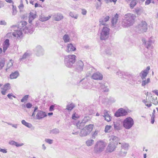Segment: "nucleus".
Segmentation results:
<instances>
[{
    "label": "nucleus",
    "instance_id": "1",
    "mask_svg": "<svg viewBox=\"0 0 158 158\" xmlns=\"http://www.w3.org/2000/svg\"><path fill=\"white\" fill-rule=\"evenodd\" d=\"M76 56L75 55H69L64 56V64L67 67L73 68L76 60Z\"/></svg>",
    "mask_w": 158,
    "mask_h": 158
},
{
    "label": "nucleus",
    "instance_id": "2",
    "mask_svg": "<svg viewBox=\"0 0 158 158\" xmlns=\"http://www.w3.org/2000/svg\"><path fill=\"white\" fill-rule=\"evenodd\" d=\"M106 146V143L102 140L98 141L95 144L93 151L94 153L98 154L102 152Z\"/></svg>",
    "mask_w": 158,
    "mask_h": 158
},
{
    "label": "nucleus",
    "instance_id": "3",
    "mask_svg": "<svg viewBox=\"0 0 158 158\" xmlns=\"http://www.w3.org/2000/svg\"><path fill=\"white\" fill-rule=\"evenodd\" d=\"M134 20L133 15L131 14L126 15L122 23V26L125 27L130 26L133 24Z\"/></svg>",
    "mask_w": 158,
    "mask_h": 158
},
{
    "label": "nucleus",
    "instance_id": "4",
    "mask_svg": "<svg viewBox=\"0 0 158 158\" xmlns=\"http://www.w3.org/2000/svg\"><path fill=\"white\" fill-rule=\"evenodd\" d=\"M27 23L26 21L21 22L18 25V27H17L16 26H13L12 28H17V30H16V33L18 36H20L23 34L22 31H26V29L27 27L26 26Z\"/></svg>",
    "mask_w": 158,
    "mask_h": 158
},
{
    "label": "nucleus",
    "instance_id": "5",
    "mask_svg": "<svg viewBox=\"0 0 158 158\" xmlns=\"http://www.w3.org/2000/svg\"><path fill=\"white\" fill-rule=\"evenodd\" d=\"M94 125L89 124L86 125L81 130L80 133V136L81 137L85 136L88 135L92 131Z\"/></svg>",
    "mask_w": 158,
    "mask_h": 158
},
{
    "label": "nucleus",
    "instance_id": "6",
    "mask_svg": "<svg viewBox=\"0 0 158 158\" xmlns=\"http://www.w3.org/2000/svg\"><path fill=\"white\" fill-rule=\"evenodd\" d=\"M134 124L133 119L131 117H128L125 119L123 122V127L126 129H130Z\"/></svg>",
    "mask_w": 158,
    "mask_h": 158
},
{
    "label": "nucleus",
    "instance_id": "7",
    "mask_svg": "<svg viewBox=\"0 0 158 158\" xmlns=\"http://www.w3.org/2000/svg\"><path fill=\"white\" fill-rule=\"evenodd\" d=\"M110 30V29L106 27H103L100 36L101 40H105L107 39L109 37Z\"/></svg>",
    "mask_w": 158,
    "mask_h": 158
},
{
    "label": "nucleus",
    "instance_id": "8",
    "mask_svg": "<svg viewBox=\"0 0 158 158\" xmlns=\"http://www.w3.org/2000/svg\"><path fill=\"white\" fill-rule=\"evenodd\" d=\"M84 67V63L81 60H77L74 65L73 68H74L76 71L79 73L83 71Z\"/></svg>",
    "mask_w": 158,
    "mask_h": 158
},
{
    "label": "nucleus",
    "instance_id": "9",
    "mask_svg": "<svg viewBox=\"0 0 158 158\" xmlns=\"http://www.w3.org/2000/svg\"><path fill=\"white\" fill-rule=\"evenodd\" d=\"M118 143V142L114 143V142H111L109 143L106 150V153H111L113 152L116 148V146Z\"/></svg>",
    "mask_w": 158,
    "mask_h": 158
},
{
    "label": "nucleus",
    "instance_id": "10",
    "mask_svg": "<svg viewBox=\"0 0 158 158\" xmlns=\"http://www.w3.org/2000/svg\"><path fill=\"white\" fill-rule=\"evenodd\" d=\"M138 29L140 32H146L148 29V24L146 21L142 20L138 25Z\"/></svg>",
    "mask_w": 158,
    "mask_h": 158
},
{
    "label": "nucleus",
    "instance_id": "11",
    "mask_svg": "<svg viewBox=\"0 0 158 158\" xmlns=\"http://www.w3.org/2000/svg\"><path fill=\"white\" fill-rule=\"evenodd\" d=\"M125 109L123 108H120L118 109L114 113V116L117 117H119L121 116H125L128 114L129 113Z\"/></svg>",
    "mask_w": 158,
    "mask_h": 158
},
{
    "label": "nucleus",
    "instance_id": "12",
    "mask_svg": "<svg viewBox=\"0 0 158 158\" xmlns=\"http://www.w3.org/2000/svg\"><path fill=\"white\" fill-rule=\"evenodd\" d=\"M34 51L37 56L43 55L44 54V50L40 45L37 46L34 49Z\"/></svg>",
    "mask_w": 158,
    "mask_h": 158
},
{
    "label": "nucleus",
    "instance_id": "13",
    "mask_svg": "<svg viewBox=\"0 0 158 158\" xmlns=\"http://www.w3.org/2000/svg\"><path fill=\"white\" fill-rule=\"evenodd\" d=\"M37 113L36 115V119H41L47 116L46 113L44 111L40 110H37Z\"/></svg>",
    "mask_w": 158,
    "mask_h": 158
},
{
    "label": "nucleus",
    "instance_id": "14",
    "mask_svg": "<svg viewBox=\"0 0 158 158\" xmlns=\"http://www.w3.org/2000/svg\"><path fill=\"white\" fill-rule=\"evenodd\" d=\"M92 78L94 80H101L102 79L103 75L99 72H97L93 74Z\"/></svg>",
    "mask_w": 158,
    "mask_h": 158
},
{
    "label": "nucleus",
    "instance_id": "15",
    "mask_svg": "<svg viewBox=\"0 0 158 158\" xmlns=\"http://www.w3.org/2000/svg\"><path fill=\"white\" fill-rule=\"evenodd\" d=\"M99 84L100 87L102 90L103 91L107 92L109 91V89L108 88L107 84L106 83L103 82L102 83H100Z\"/></svg>",
    "mask_w": 158,
    "mask_h": 158
},
{
    "label": "nucleus",
    "instance_id": "16",
    "mask_svg": "<svg viewBox=\"0 0 158 158\" xmlns=\"http://www.w3.org/2000/svg\"><path fill=\"white\" fill-rule=\"evenodd\" d=\"M118 18V15L116 13L114 17L112 18L111 20V23L112 25L113 26L115 27Z\"/></svg>",
    "mask_w": 158,
    "mask_h": 158
},
{
    "label": "nucleus",
    "instance_id": "17",
    "mask_svg": "<svg viewBox=\"0 0 158 158\" xmlns=\"http://www.w3.org/2000/svg\"><path fill=\"white\" fill-rule=\"evenodd\" d=\"M113 125L114 129L115 130L118 131L121 129L122 126L120 122L119 121L114 122Z\"/></svg>",
    "mask_w": 158,
    "mask_h": 158
},
{
    "label": "nucleus",
    "instance_id": "18",
    "mask_svg": "<svg viewBox=\"0 0 158 158\" xmlns=\"http://www.w3.org/2000/svg\"><path fill=\"white\" fill-rule=\"evenodd\" d=\"M76 48L74 47L72 44H68L66 51L68 52H72L76 50Z\"/></svg>",
    "mask_w": 158,
    "mask_h": 158
},
{
    "label": "nucleus",
    "instance_id": "19",
    "mask_svg": "<svg viewBox=\"0 0 158 158\" xmlns=\"http://www.w3.org/2000/svg\"><path fill=\"white\" fill-rule=\"evenodd\" d=\"M19 73L18 71H16L12 73L10 75V78L11 79L16 78L19 75Z\"/></svg>",
    "mask_w": 158,
    "mask_h": 158
},
{
    "label": "nucleus",
    "instance_id": "20",
    "mask_svg": "<svg viewBox=\"0 0 158 158\" xmlns=\"http://www.w3.org/2000/svg\"><path fill=\"white\" fill-rule=\"evenodd\" d=\"M109 111L106 110H105L103 111V114L104 115H102V116L104 117H107L109 118V119H107V122H110L112 118L111 116L109 115V114L108 113Z\"/></svg>",
    "mask_w": 158,
    "mask_h": 158
},
{
    "label": "nucleus",
    "instance_id": "21",
    "mask_svg": "<svg viewBox=\"0 0 158 158\" xmlns=\"http://www.w3.org/2000/svg\"><path fill=\"white\" fill-rule=\"evenodd\" d=\"M119 143L121 144V148L122 149L127 151L128 150L129 146L128 143Z\"/></svg>",
    "mask_w": 158,
    "mask_h": 158
},
{
    "label": "nucleus",
    "instance_id": "22",
    "mask_svg": "<svg viewBox=\"0 0 158 158\" xmlns=\"http://www.w3.org/2000/svg\"><path fill=\"white\" fill-rule=\"evenodd\" d=\"M148 74V73L143 70L140 73L139 76L142 80L146 79V77Z\"/></svg>",
    "mask_w": 158,
    "mask_h": 158
},
{
    "label": "nucleus",
    "instance_id": "23",
    "mask_svg": "<svg viewBox=\"0 0 158 158\" xmlns=\"http://www.w3.org/2000/svg\"><path fill=\"white\" fill-rule=\"evenodd\" d=\"M51 18V16L48 15V17H45L44 15H42L40 16V20L42 22H44L49 20Z\"/></svg>",
    "mask_w": 158,
    "mask_h": 158
},
{
    "label": "nucleus",
    "instance_id": "24",
    "mask_svg": "<svg viewBox=\"0 0 158 158\" xmlns=\"http://www.w3.org/2000/svg\"><path fill=\"white\" fill-rule=\"evenodd\" d=\"M63 18L62 15L61 14H57L54 15V19L56 21H59L61 20Z\"/></svg>",
    "mask_w": 158,
    "mask_h": 158
},
{
    "label": "nucleus",
    "instance_id": "25",
    "mask_svg": "<svg viewBox=\"0 0 158 158\" xmlns=\"http://www.w3.org/2000/svg\"><path fill=\"white\" fill-rule=\"evenodd\" d=\"M105 52L106 54L108 55H111L112 54V52L111 51V48L110 47L106 46L105 47Z\"/></svg>",
    "mask_w": 158,
    "mask_h": 158
},
{
    "label": "nucleus",
    "instance_id": "26",
    "mask_svg": "<svg viewBox=\"0 0 158 158\" xmlns=\"http://www.w3.org/2000/svg\"><path fill=\"white\" fill-rule=\"evenodd\" d=\"M94 143V141L92 139H89L87 140L85 142L86 145L88 146H92Z\"/></svg>",
    "mask_w": 158,
    "mask_h": 158
},
{
    "label": "nucleus",
    "instance_id": "27",
    "mask_svg": "<svg viewBox=\"0 0 158 158\" xmlns=\"http://www.w3.org/2000/svg\"><path fill=\"white\" fill-rule=\"evenodd\" d=\"M34 29H35L33 28V26L30 25L29 27H27L25 31H26V30H27L29 33H32L34 31Z\"/></svg>",
    "mask_w": 158,
    "mask_h": 158
},
{
    "label": "nucleus",
    "instance_id": "28",
    "mask_svg": "<svg viewBox=\"0 0 158 158\" xmlns=\"http://www.w3.org/2000/svg\"><path fill=\"white\" fill-rule=\"evenodd\" d=\"M127 153V151L121 149L120 151L119 152L118 155L120 156L124 157L126 156Z\"/></svg>",
    "mask_w": 158,
    "mask_h": 158
},
{
    "label": "nucleus",
    "instance_id": "29",
    "mask_svg": "<svg viewBox=\"0 0 158 158\" xmlns=\"http://www.w3.org/2000/svg\"><path fill=\"white\" fill-rule=\"evenodd\" d=\"M60 132L58 128H54L50 131L49 133L52 134H57Z\"/></svg>",
    "mask_w": 158,
    "mask_h": 158
},
{
    "label": "nucleus",
    "instance_id": "30",
    "mask_svg": "<svg viewBox=\"0 0 158 158\" xmlns=\"http://www.w3.org/2000/svg\"><path fill=\"white\" fill-rule=\"evenodd\" d=\"M29 56V53L26 52L23 54L22 57L20 58L19 60L20 61H23L24 59L27 58Z\"/></svg>",
    "mask_w": 158,
    "mask_h": 158
},
{
    "label": "nucleus",
    "instance_id": "31",
    "mask_svg": "<svg viewBox=\"0 0 158 158\" xmlns=\"http://www.w3.org/2000/svg\"><path fill=\"white\" fill-rule=\"evenodd\" d=\"M85 124L82 121L81 123L78 122L76 123V126L78 128L82 129V127L85 126Z\"/></svg>",
    "mask_w": 158,
    "mask_h": 158
},
{
    "label": "nucleus",
    "instance_id": "32",
    "mask_svg": "<svg viewBox=\"0 0 158 158\" xmlns=\"http://www.w3.org/2000/svg\"><path fill=\"white\" fill-rule=\"evenodd\" d=\"M75 106L72 103L67 105L66 109L69 111H71Z\"/></svg>",
    "mask_w": 158,
    "mask_h": 158
},
{
    "label": "nucleus",
    "instance_id": "33",
    "mask_svg": "<svg viewBox=\"0 0 158 158\" xmlns=\"http://www.w3.org/2000/svg\"><path fill=\"white\" fill-rule=\"evenodd\" d=\"M21 123L23 125L28 128H31L32 126L31 124L27 122L24 120H23L21 121Z\"/></svg>",
    "mask_w": 158,
    "mask_h": 158
},
{
    "label": "nucleus",
    "instance_id": "34",
    "mask_svg": "<svg viewBox=\"0 0 158 158\" xmlns=\"http://www.w3.org/2000/svg\"><path fill=\"white\" fill-rule=\"evenodd\" d=\"M137 0H131L130 4V7L131 9H133L136 5Z\"/></svg>",
    "mask_w": 158,
    "mask_h": 158
},
{
    "label": "nucleus",
    "instance_id": "35",
    "mask_svg": "<svg viewBox=\"0 0 158 158\" xmlns=\"http://www.w3.org/2000/svg\"><path fill=\"white\" fill-rule=\"evenodd\" d=\"M13 62L11 59L10 60V61L7 64L6 66L7 67L6 69V72H7V70L8 69H10L12 66H13Z\"/></svg>",
    "mask_w": 158,
    "mask_h": 158
},
{
    "label": "nucleus",
    "instance_id": "36",
    "mask_svg": "<svg viewBox=\"0 0 158 158\" xmlns=\"http://www.w3.org/2000/svg\"><path fill=\"white\" fill-rule=\"evenodd\" d=\"M110 140H112L113 141V142H114V143H118V142L119 141L120 139L118 137L116 136H112L111 137Z\"/></svg>",
    "mask_w": 158,
    "mask_h": 158
},
{
    "label": "nucleus",
    "instance_id": "37",
    "mask_svg": "<svg viewBox=\"0 0 158 158\" xmlns=\"http://www.w3.org/2000/svg\"><path fill=\"white\" fill-rule=\"evenodd\" d=\"M150 82V79L148 78L146 80L145 79L143 80L142 82V86H145L146 85L148 84Z\"/></svg>",
    "mask_w": 158,
    "mask_h": 158
},
{
    "label": "nucleus",
    "instance_id": "38",
    "mask_svg": "<svg viewBox=\"0 0 158 158\" xmlns=\"http://www.w3.org/2000/svg\"><path fill=\"white\" fill-rule=\"evenodd\" d=\"M63 39L64 42L67 43L69 42L70 38L68 35L65 34L63 36Z\"/></svg>",
    "mask_w": 158,
    "mask_h": 158
},
{
    "label": "nucleus",
    "instance_id": "39",
    "mask_svg": "<svg viewBox=\"0 0 158 158\" xmlns=\"http://www.w3.org/2000/svg\"><path fill=\"white\" fill-rule=\"evenodd\" d=\"M59 106L56 104L52 105L49 108V111H52L54 110L55 107H58Z\"/></svg>",
    "mask_w": 158,
    "mask_h": 158
},
{
    "label": "nucleus",
    "instance_id": "40",
    "mask_svg": "<svg viewBox=\"0 0 158 158\" xmlns=\"http://www.w3.org/2000/svg\"><path fill=\"white\" fill-rule=\"evenodd\" d=\"M142 41L143 43L145 44L146 47L147 48V49L149 48L151 46V43L150 42H148L147 43H146L145 40L143 39L142 40Z\"/></svg>",
    "mask_w": 158,
    "mask_h": 158
},
{
    "label": "nucleus",
    "instance_id": "41",
    "mask_svg": "<svg viewBox=\"0 0 158 158\" xmlns=\"http://www.w3.org/2000/svg\"><path fill=\"white\" fill-rule=\"evenodd\" d=\"M96 71L95 69L93 67H90L88 70L87 74H88L89 75H91L92 73L95 72Z\"/></svg>",
    "mask_w": 158,
    "mask_h": 158
},
{
    "label": "nucleus",
    "instance_id": "42",
    "mask_svg": "<svg viewBox=\"0 0 158 158\" xmlns=\"http://www.w3.org/2000/svg\"><path fill=\"white\" fill-rule=\"evenodd\" d=\"M22 106L23 107H25V106H26V107L27 108L29 109V108H31L32 107V105L30 102H28V103H27L26 104V106H25L24 104H23L22 105Z\"/></svg>",
    "mask_w": 158,
    "mask_h": 158
},
{
    "label": "nucleus",
    "instance_id": "43",
    "mask_svg": "<svg viewBox=\"0 0 158 158\" xmlns=\"http://www.w3.org/2000/svg\"><path fill=\"white\" fill-rule=\"evenodd\" d=\"M36 14H34L32 12H31L30 13L29 18H31L32 19H34L36 18Z\"/></svg>",
    "mask_w": 158,
    "mask_h": 158
},
{
    "label": "nucleus",
    "instance_id": "44",
    "mask_svg": "<svg viewBox=\"0 0 158 158\" xmlns=\"http://www.w3.org/2000/svg\"><path fill=\"white\" fill-rule=\"evenodd\" d=\"M12 14L13 15H15L17 13L16 7L15 6H14L13 5H12Z\"/></svg>",
    "mask_w": 158,
    "mask_h": 158
},
{
    "label": "nucleus",
    "instance_id": "45",
    "mask_svg": "<svg viewBox=\"0 0 158 158\" xmlns=\"http://www.w3.org/2000/svg\"><path fill=\"white\" fill-rule=\"evenodd\" d=\"M29 95H25L21 99V102H24L26 101L28 98Z\"/></svg>",
    "mask_w": 158,
    "mask_h": 158
},
{
    "label": "nucleus",
    "instance_id": "46",
    "mask_svg": "<svg viewBox=\"0 0 158 158\" xmlns=\"http://www.w3.org/2000/svg\"><path fill=\"white\" fill-rule=\"evenodd\" d=\"M1 89H3V90H2L1 91V93L3 95H6L7 91L9 89V88H6V87H4V88L3 89H2V88H1Z\"/></svg>",
    "mask_w": 158,
    "mask_h": 158
},
{
    "label": "nucleus",
    "instance_id": "47",
    "mask_svg": "<svg viewBox=\"0 0 158 158\" xmlns=\"http://www.w3.org/2000/svg\"><path fill=\"white\" fill-rule=\"evenodd\" d=\"M69 15L72 17L74 18L75 19H77L78 17V15H75L73 13L71 12L69 13Z\"/></svg>",
    "mask_w": 158,
    "mask_h": 158
},
{
    "label": "nucleus",
    "instance_id": "48",
    "mask_svg": "<svg viewBox=\"0 0 158 158\" xmlns=\"http://www.w3.org/2000/svg\"><path fill=\"white\" fill-rule=\"evenodd\" d=\"M9 40L8 39H6L4 41L3 45H5L9 46L10 45Z\"/></svg>",
    "mask_w": 158,
    "mask_h": 158
},
{
    "label": "nucleus",
    "instance_id": "49",
    "mask_svg": "<svg viewBox=\"0 0 158 158\" xmlns=\"http://www.w3.org/2000/svg\"><path fill=\"white\" fill-rule=\"evenodd\" d=\"M89 118L88 117H85L82 120V122L84 123L85 124L89 120Z\"/></svg>",
    "mask_w": 158,
    "mask_h": 158
},
{
    "label": "nucleus",
    "instance_id": "50",
    "mask_svg": "<svg viewBox=\"0 0 158 158\" xmlns=\"http://www.w3.org/2000/svg\"><path fill=\"white\" fill-rule=\"evenodd\" d=\"M111 126L108 125H106L105 127V132H108L109 130L111 128Z\"/></svg>",
    "mask_w": 158,
    "mask_h": 158
},
{
    "label": "nucleus",
    "instance_id": "51",
    "mask_svg": "<svg viewBox=\"0 0 158 158\" xmlns=\"http://www.w3.org/2000/svg\"><path fill=\"white\" fill-rule=\"evenodd\" d=\"M5 62L4 60H2L0 62V70H1L5 65Z\"/></svg>",
    "mask_w": 158,
    "mask_h": 158
},
{
    "label": "nucleus",
    "instance_id": "52",
    "mask_svg": "<svg viewBox=\"0 0 158 158\" xmlns=\"http://www.w3.org/2000/svg\"><path fill=\"white\" fill-rule=\"evenodd\" d=\"M105 21L102 19H100L99 20L100 25H101L105 26L106 25V23Z\"/></svg>",
    "mask_w": 158,
    "mask_h": 158
},
{
    "label": "nucleus",
    "instance_id": "53",
    "mask_svg": "<svg viewBox=\"0 0 158 158\" xmlns=\"http://www.w3.org/2000/svg\"><path fill=\"white\" fill-rule=\"evenodd\" d=\"M79 118V116L77 114H76V113L73 114L72 116V118L74 120H76L77 118Z\"/></svg>",
    "mask_w": 158,
    "mask_h": 158
},
{
    "label": "nucleus",
    "instance_id": "54",
    "mask_svg": "<svg viewBox=\"0 0 158 158\" xmlns=\"http://www.w3.org/2000/svg\"><path fill=\"white\" fill-rule=\"evenodd\" d=\"M7 97L9 98L10 99H12V98L11 97H13L15 98H16V97L14 96L13 94L12 93H10L8 94L7 95Z\"/></svg>",
    "mask_w": 158,
    "mask_h": 158
},
{
    "label": "nucleus",
    "instance_id": "55",
    "mask_svg": "<svg viewBox=\"0 0 158 158\" xmlns=\"http://www.w3.org/2000/svg\"><path fill=\"white\" fill-rule=\"evenodd\" d=\"M45 141L50 144H52L53 143V140L50 139H45Z\"/></svg>",
    "mask_w": 158,
    "mask_h": 158
},
{
    "label": "nucleus",
    "instance_id": "56",
    "mask_svg": "<svg viewBox=\"0 0 158 158\" xmlns=\"http://www.w3.org/2000/svg\"><path fill=\"white\" fill-rule=\"evenodd\" d=\"M116 74L118 76H123V72L121 71L120 70H118V71L116 72Z\"/></svg>",
    "mask_w": 158,
    "mask_h": 158
},
{
    "label": "nucleus",
    "instance_id": "57",
    "mask_svg": "<svg viewBox=\"0 0 158 158\" xmlns=\"http://www.w3.org/2000/svg\"><path fill=\"white\" fill-rule=\"evenodd\" d=\"M10 84L9 83H7L4 85V87H6V88H9V89H10Z\"/></svg>",
    "mask_w": 158,
    "mask_h": 158
},
{
    "label": "nucleus",
    "instance_id": "58",
    "mask_svg": "<svg viewBox=\"0 0 158 158\" xmlns=\"http://www.w3.org/2000/svg\"><path fill=\"white\" fill-rule=\"evenodd\" d=\"M3 45V52L5 53L6 51V50L7 49V48H8L9 46H6L5 45Z\"/></svg>",
    "mask_w": 158,
    "mask_h": 158
},
{
    "label": "nucleus",
    "instance_id": "59",
    "mask_svg": "<svg viewBox=\"0 0 158 158\" xmlns=\"http://www.w3.org/2000/svg\"><path fill=\"white\" fill-rule=\"evenodd\" d=\"M123 76H125L127 77H129L131 76V75L129 74L127 72H123Z\"/></svg>",
    "mask_w": 158,
    "mask_h": 158
},
{
    "label": "nucleus",
    "instance_id": "60",
    "mask_svg": "<svg viewBox=\"0 0 158 158\" xmlns=\"http://www.w3.org/2000/svg\"><path fill=\"white\" fill-rule=\"evenodd\" d=\"M23 145V143L19 144L17 142H15V145L16 147H18L20 146H21Z\"/></svg>",
    "mask_w": 158,
    "mask_h": 158
},
{
    "label": "nucleus",
    "instance_id": "61",
    "mask_svg": "<svg viewBox=\"0 0 158 158\" xmlns=\"http://www.w3.org/2000/svg\"><path fill=\"white\" fill-rule=\"evenodd\" d=\"M81 13L83 15H86L87 13V11L85 9H83L81 10Z\"/></svg>",
    "mask_w": 158,
    "mask_h": 158
},
{
    "label": "nucleus",
    "instance_id": "62",
    "mask_svg": "<svg viewBox=\"0 0 158 158\" xmlns=\"http://www.w3.org/2000/svg\"><path fill=\"white\" fill-rule=\"evenodd\" d=\"M151 0H146L145 2V5H148L150 4L151 2Z\"/></svg>",
    "mask_w": 158,
    "mask_h": 158
},
{
    "label": "nucleus",
    "instance_id": "63",
    "mask_svg": "<svg viewBox=\"0 0 158 158\" xmlns=\"http://www.w3.org/2000/svg\"><path fill=\"white\" fill-rule=\"evenodd\" d=\"M6 23L4 20L0 21V24L6 25Z\"/></svg>",
    "mask_w": 158,
    "mask_h": 158
},
{
    "label": "nucleus",
    "instance_id": "64",
    "mask_svg": "<svg viewBox=\"0 0 158 158\" xmlns=\"http://www.w3.org/2000/svg\"><path fill=\"white\" fill-rule=\"evenodd\" d=\"M109 16H107L104 18L103 20L105 21V22H106L109 20Z\"/></svg>",
    "mask_w": 158,
    "mask_h": 158
}]
</instances>
